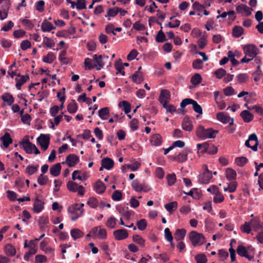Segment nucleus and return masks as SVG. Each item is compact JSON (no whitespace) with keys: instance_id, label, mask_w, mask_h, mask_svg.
Here are the masks:
<instances>
[{"instance_id":"bf43d9fd","label":"nucleus","mask_w":263,"mask_h":263,"mask_svg":"<svg viewBox=\"0 0 263 263\" xmlns=\"http://www.w3.org/2000/svg\"><path fill=\"white\" fill-rule=\"evenodd\" d=\"M48 178L47 176L41 174L37 178V182L41 185H44L47 183Z\"/></svg>"},{"instance_id":"f257e3e1","label":"nucleus","mask_w":263,"mask_h":263,"mask_svg":"<svg viewBox=\"0 0 263 263\" xmlns=\"http://www.w3.org/2000/svg\"><path fill=\"white\" fill-rule=\"evenodd\" d=\"M218 133L217 130H214L211 128H204L202 126H198L196 130L197 136L202 140L208 138H214Z\"/></svg>"},{"instance_id":"473e14b6","label":"nucleus","mask_w":263,"mask_h":263,"mask_svg":"<svg viewBox=\"0 0 263 263\" xmlns=\"http://www.w3.org/2000/svg\"><path fill=\"white\" fill-rule=\"evenodd\" d=\"M99 117L102 120L107 119L106 116L109 115V111L108 107H104L100 109L98 111Z\"/></svg>"},{"instance_id":"f704fd0d","label":"nucleus","mask_w":263,"mask_h":263,"mask_svg":"<svg viewBox=\"0 0 263 263\" xmlns=\"http://www.w3.org/2000/svg\"><path fill=\"white\" fill-rule=\"evenodd\" d=\"M186 234V230L184 229H178L175 232V237L176 239L179 240L183 239Z\"/></svg>"},{"instance_id":"9d476101","label":"nucleus","mask_w":263,"mask_h":263,"mask_svg":"<svg viewBox=\"0 0 263 263\" xmlns=\"http://www.w3.org/2000/svg\"><path fill=\"white\" fill-rule=\"evenodd\" d=\"M44 209V202L39 199L38 197L34 200L33 206L32 209L34 213H39Z\"/></svg>"},{"instance_id":"c9c22d12","label":"nucleus","mask_w":263,"mask_h":263,"mask_svg":"<svg viewBox=\"0 0 263 263\" xmlns=\"http://www.w3.org/2000/svg\"><path fill=\"white\" fill-rule=\"evenodd\" d=\"M55 59V56L54 54L52 52H50L46 56L44 57L43 61L45 63L51 64Z\"/></svg>"},{"instance_id":"1a4fd4ad","label":"nucleus","mask_w":263,"mask_h":263,"mask_svg":"<svg viewBox=\"0 0 263 263\" xmlns=\"http://www.w3.org/2000/svg\"><path fill=\"white\" fill-rule=\"evenodd\" d=\"M217 119L218 120L223 124L229 123L230 125H232L234 123L233 118H230L228 115L225 114L223 112H220L217 114Z\"/></svg>"},{"instance_id":"e2e57ef3","label":"nucleus","mask_w":263,"mask_h":263,"mask_svg":"<svg viewBox=\"0 0 263 263\" xmlns=\"http://www.w3.org/2000/svg\"><path fill=\"white\" fill-rule=\"evenodd\" d=\"M224 200L223 196L218 191L216 193V195L213 198V201L215 203H218L222 202Z\"/></svg>"},{"instance_id":"4d7b16f0","label":"nucleus","mask_w":263,"mask_h":263,"mask_svg":"<svg viewBox=\"0 0 263 263\" xmlns=\"http://www.w3.org/2000/svg\"><path fill=\"white\" fill-rule=\"evenodd\" d=\"M166 179L167 180V183L168 185L172 186L174 184L176 177L175 174H168L166 176Z\"/></svg>"},{"instance_id":"393cba45","label":"nucleus","mask_w":263,"mask_h":263,"mask_svg":"<svg viewBox=\"0 0 263 263\" xmlns=\"http://www.w3.org/2000/svg\"><path fill=\"white\" fill-rule=\"evenodd\" d=\"M151 142L152 145L159 146L162 143V137L159 134H154L152 136Z\"/></svg>"},{"instance_id":"4be33fe9","label":"nucleus","mask_w":263,"mask_h":263,"mask_svg":"<svg viewBox=\"0 0 263 263\" xmlns=\"http://www.w3.org/2000/svg\"><path fill=\"white\" fill-rule=\"evenodd\" d=\"M106 187L105 184L100 180L96 182L94 185V190L98 194H102L105 191Z\"/></svg>"},{"instance_id":"f8f14e48","label":"nucleus","mask_w":263,"mask_h":263,"mask_svg":"<svg viewBox=\"0 0 263 263\" xmlns=\"http://www.w3.org/2000/svg\"><path fill=\"white\" fill-rule=\"evenodd\" d=\"M113 234L116 239L119 240L125 239L128 236L127 231L125 229L115 231Z\"/></svg>"},{"instance_id":"0eeeda50","label":"nucleus","mask_w":263,"mask_h":263,"mask_svg":"<svg viewBox=\"0 0 263 263\" xmlns=\"http://www.w3.org/2000/svg\"><path fill=\"white\" fill-rule=\"evenodd\" d=\"M84 203H75L69 206L68 209V212L69 213L77 215L78 216H82L84 212L83 206Z\"/></svg>"},{"instance_id":"5fc2aeb1","label":"nucleus","mask_w":263,"mask_h":263,"mask_svg":"<svg viewBox=\"0 0 263 263\" xmlns=\"http://www.w3.org/2000/svg\"><path fill=\"white\" fill-rule=\"evenodd\" d=\"M116 224V219L114 217H110L106 222V226L110 229H113Z\"/></svg>"},{"instance_id":"6e6552de","label":"nucleus","mask_w":263,"mask_h":263,"mask_svg":"<svg viewBox=\"0 0 263 263\" xmlns=\"http://www.w3.org/2000/svg\"><path fill=\"white\" fill-rule=\"evenodd\" d=\"M79 161V158L75 154H69L66 158L65 162H62V164L66 163L69 167L74 166Z\"/></svg>"},{"instance_id":"72a5a7b5","label":"nucleus","mask_w":263,"mask_h":263,"mask_svg":"<svg viewBox=\"0 0 263 263\" xmlns=\"http://www.w3.org/2000/svg\"><path fill=\"white\" fill-rule=\"evenodd\" d=\"M117 210L119 212V213L124 216L126 219H129L131 216V212L128 211L127 210H125V209L122 207L121 206H117Z\"/></svg>"},{"instance_id":"c85d7f7f","label":"nucleus","mask_w":263,"mask_h":263,"mask_svg":"<svg viewBox=\"0 0 263 263\" xmlns=\"http://www.w3.org/2000/svg\"><path fill=\"white\" fill-rule=\"evenodd\" d=\"M70 235L74 240L80 238L83 235V233L78 229H73L70 231Z\"/></svg>"},{"instance_id":"ddd939ff","label":"nucleus","mask_w":263,"mask_h":263,"mask_svg":"<svg viewBox=\"0 0 263 263\" xmlns=\"http://www.w3.org/2000/svg\"><path fill=\"white\" fill-rule=\"evenodd\" d=\"M182 129L187 132H191L193 128V126L192 122L189 117H185L182 123Z\"/></svg>"},{"instance_id":"774afa93","label":"nucleus","mask_w":263,"mask_h":263,"mask_svg":"<svg viewBox=\"0 0 263 263\" xmlns=\"http://www.w3.org/2000/svg\"><path fill=\"white\" fill-rule=\"evenodd\" d=\"M87 204L89 205L91 208H95L98 205V201L96 198L91 197L89 199Z\"/></svg>"},{"instance_id":"6ab92c4d","label":"nucleus","mask_w":263,"mask_h":263,"mask_svg":"<svg viewBox=\"0 0 263 263\" xmlns=\"http://www.w3.org/2000/svg\"><path fill=\"white\" fill-rule=\"evenodd\" d=\"M0 140L5 148H7L12 143V139L8 133H5L4 135L0 138Z\"/></svg>"},{"instance_id":"5701e85b","label":"nucleus","mask_w":263,"mask_h":263,"mask_svg":"<svg viewBox=\"0 0 263 263\" xmlns=\"http://www.w3.org/2000/svg\"><path fill=\"white\" fill-rule=\"evenodd\" d=\"M1 99L7 103L9 106H11L14 102V99L12 95L9 93L6 92L1 96Z\"/></svg>"},{"instance_id":"2f4dec72","label":"nucleus","mask_w":263,"mask_h":263,"mask_svg":"<svg viewBox=\"0 0 263 263\" xmlns=\"http://www.w3.org/2000/svg\"><path fill=\"white\" fill-rule=\"evenodd\" d=\"M226 175L228 180H232L235 179L236 177V173L232 168H228L226 171Z\"/></svg>"},{"instance_id":"f3484780","label":"nucleus","mask_w":263,"mask_h":263,"mask_svg":"<svg viewBox=\"0 0 263 263\" xmlns=\"http://www.w3.org/2000/svg\"><path fill=\"white\" fill-rule=\"evenodd\" d=\"M212 178V175L211 172H204L199 176V180L201 183L208 184Z\"/></svg>"},{"instance_id":"412c9836","label":"nucleus","mask_w":263,"mask_h":263,"mask_svg":"<svg viewBox=\"0 0 263 263\" xmlns=\"http://www.w3.org/2000/svg\"><path fill=\"white\" fill-rule=\"evenodd\" d=\"M188 152L186 149L182 153H179L178 155L174 156L173 159L178 162H183L187 160Z\"/></svg>"},{"instance_id":"a878e982","label":"nucleus","mask_w":263,"mask_h":263,"mask_svg":"<svg viewBox=\"0 0 263 263\" xmlns=\"http://www.w3.org/2000/svg\"><path fill=\"white\" fill-rule=\"evenodd\" d=\"M54 28H55L52 24L46 20H44L42 23L41 29L43 32H49Z\"/></svg>"},{"instance_id":"58836bf2","label":"nucleus","mask_w":263,"mask_h":263,"mask_svg":"<svg viewBox=\"0 0 263 263\" xmlns=\"http://www.w3.org/2000/svg\"><path fill=\"white\" fill-rule=\"evenodd\" d=\"M177 205L176 201H173L165 204L164 207L168 212H172L177 209Z\"/></svg>"},{"instance_id":"dca6fc26","label":"nucleus","mask_w":263,"mask_h":263,"mask_svg":"<svg viewBox=\"0 0 263 263\" xmlns=\"http://www.w3.org/2000/svg\"><path fill=\"white\" fill-rule=\"evenodd\" d=\"M61 170V165L60 163H57L50 167V173L52 176L57 177L60 175Z\"/></svg>"},{"instance_id":"9b49d317","label":"nucleus","mask_w":263,"mask_h":263,"mask_svg":"<svg viewBox=\"0 0 263 263\" xmlns=\"http://www.w3.org/2000/svg\"><path fill=\"white\" fill-rule=\"evenodd\" d=\"M18 144L22 146L26 153L32 154L33 153L34 144L30 142L28 140L20 141Z\"/></svg>"},{"instance_id":"c756f323","label":"nucleus","mask_w":263,"mask_h":263,"mask_svg":"<svg viewBox=\"0 0 263 263\" xmlns=\"http://www.w3.org/2000/svg\"><path fill=\"white\" fill-rule=\"evenodd\" d=\"M66 53H67V52H66V50H63L60 52V54L59 57V61L61 62H62L63 64H65V65H67L70 63L69 59L66 57Z\"/></svg>"},{"instance_id":"680f3d73","label":"nucleus","mask_w":263,"mask_h":263,"mask_svg":"<svg viewBox=\"0 0 263 263\" xmlns=\"http://www.w3.org/2000/svg\"><path fill=\"white\" fill-rule=\"evenodd\" d=\"M133 240L134 242L142 246H143L144 245V240L138 235H134L133 236Z\"/></svg>"},{"instance_id":"a211bd4d","label":"nucleus","mask_w":263,"mask_h":263,"mask_svg":"<svg viewBox=\"0 0 263 263\" xmlns=\"http://www.w3.org/2000/svg\"><path fill=\"white\" fill-rule=\"evenodd\" d=\"M170 92L168 90L162 89L160 92V94L159 98V101L162 104L165 102H167L166 100L170 99Z\"/></svg>"},{"instance_id":"c03bdc74","label":"nucleus","mask_w":263,"mask_h":263,"mask_svg":"<svg viewBox=\"0 0 263 263\" xmlns=\"http://www.w3.org/2000/svg\"><path fill=\"white\" fill-rule=\"evenodd\" d=\"M5 251L6 254L11 257L15 255L16 252L15 248L11 245H7L6 246Z\"/></svg>"},{"instance_id":"4c0bfd02","label":"nucleus","mask_w":263,"mask_h":263,"mask_svg":"<svg viewBox=\"0 0 263 263\" xmlns=\"http://www.w3.org/2000/svg\"><path fill=\"white\" fill-rule=\"evenodd\" d=\"M119 13L118 7H114L113 8L108 9L107 14L105 17H108V20H110V17L115 16Z\"/></svg>"},{"instance_id":"a19ab883","label":"nucleus","mask_w":263,"mask_h":263,"mask_svg":"<svg viewBox=\"0 0 263 263\" xmlns=\"http://www.w3.org/2000/svg\"><path fill=\"white\" fill-rule=\"evenodd\" d=\"M202 78L199 73L195 74L191 79V82L194 85H198L201 83Z\"/></svg>"},{"instance_id":"8fccbe9b","label":"nucleus","mask_w":263,"mask_h":263,"mask_svg":"<svg viewBox=\"0 0 263 263\" xmlns=\"http://www.w3.org/2000/svg\"><path fill=\"white\" fill-rule=\"evenodd\" d=\"M78 106L77 104L73 101L68 104L67 106V110L70 114H74L77 111Z\"/></svg>"},{"instance_id":"603ef678","label":"nucleus","mask_w":263,"mask_h":263,"mask_svg":"<svg viewBox=\"0 0 263 263\" xmlns=\"http://www.w3.org/2000/svg\"><path fill=\"white\" fill-rule=\"evenodd\" d=\"M138 229L140 231L145 230L147 227V222L145 219H142L137 221Z\"/></svg>"},{"instance_id":"f03ea898","label":"nucleus","mask_w":263,"mask_h":263,"mask_svg":"<svg viewBox=\"0 0 263 263\" xmlns=\"http://www.w3.org/2000/svg\"><path fill=\"white\" fill-rule=\"evenodd\" d=\"M192 104L193 105V108L194 110L199 114V115L202 114V109L201 106L198 104V103L190 98H186L183 99L181 102L180 103V107L181 108L185 107L186 105Z\"/></svg>"},{"instance_id":"0e129e2a","label":"nucleus","mask_w":263,"mask_h":263,"mask_svg":"<svg viewBox=\"0 0 263 263\" xmlns=\"http://www.w3.org/2000/svg\"><path fill=\"white\" fill-rule=\"evenodd\" d=\"M122 197V193L118 191H115L111 195V198L114 201H120L121 200Z\"/></svg>"},{"instance_id":"4468645a","label":"nucleus","mask_w":263,"mask_h":263,"mask_svg":"<svg viewBox=\"0 0 263 263\" xmlns=\"http://www.w3.org/2000/svg\"><path fill=\"white\" fill-rule=\"evenodd\" d=\"M236 10L238 13H241V12L245 11L246 12V15L247 16H250L251 14V12L253 11V9L248 7L247 5L241 4L238 5L236 7Z\"/></svg>"},{"instance_id":"39448f33","label":"nucleus","mask_w":263,"mask_h":263,"mask_svg":"<svg viewBox=\"0 0 263 263\" xmlns=\"http://www.w3.org/2000/svg\"><path fill=\"white\" fill-rule=\"evenodd\" d=\"M243 50L246 57H248L253 59L258 54V49L254 44H248L243 46Z\"/></svg>"},{"instance_id":"6e6d98bb","label":"nucleus","mask_w":263,"mask_h":263,"mask_svg":"<svg viewBox=\"0 0 263 263\" xmlns=\"http://www.w3.org/2000/svg\"><path fill=\"white\" fill-rule=\"evenodd\" d=\"M38 222L41 228L44 227L45 225L49 222L48 217L46 216L40 217L38 220Z\"/></svg>"},{"instance_id":"864d4df0","label":"nucleus","mask_w":263,"mask_h":263,"mask_svg":"<svg viewBox=\"0 0 263 263\" xmlns=\"http://www.w3.org/2000/svg\"><path fill=\"white\" fill-rule=\"evenodd\" d=\"M163 107L166 109L167 112L174 113L176 111V107L172 104H167V102L162 104Z\"/></svg>"},{"instance_id":"423d86ee","label":"nucleus","mask_w":263,"mask_h":263,"mask_svg":"<svg viewBox=\"0 0 263 263\" xmlns=\"http://www.w3.org/2000/svg\"><path fill=\"white\" fill-rule=\"evenodd\" d=\"M39 143L43 151H46L48 148L50 143V135L41 134L36 139Z\"/></svg>"},{"instance_id":"3c124183","label":"nucleus","mask_w":263,"mask_h":263,"mask_svg":"<svg viewBox=\"0 0 263 263\" xmlns=\"http://www.w3.org/2000/svg\"><path fill=\"white\" fill-rule=\"evenodd\" d=\"M192 66L194 69H201L203 67V61L199 59H196L193 61Z\"/></svg>"},{"instance_id":"e433bc0d","label":"nucleus","mask_w":263,"mask_h":263,"mask_svg":"<svg viewBox=\"0 0 263 263\" xmlns=\"http://www.w3.org/2000/svg\"><path fill=\"white\" fill-rule=\"evenodd\" d=\"M39 165L35 166L28 165L26 167L25 170V173L29 176H31L34 174L38 170Z\"/></svg>"},{"instance_id":"69168bd1","label":"nucleus","mask_w":263,"mask_h":263,"mask_svg":"<svg viewBox=\"0 0 263 263\" xmlns=\"http://www.w3.org/2000/svg\"><path fill=\"white\" fill-rule=\"evenodd\" d=\"M100 229L98 230L97 236L98 238L102 239H106L107 236L106 231L105 229H102L99 228Z\"/></svg>"},{"instance_id":"2eb2a0df","label":"nucleus","mask_w":263,"mask_h":263,"mask_svg":"<svg viewBox=\"0 0 263 263\" xmlns=\"http://www.w3.org/2000/svg\"><path fill=\"white\" fill-rule=\"evenodd\" d=\"M114 162L109 158H104L101 160V165L104 167V168L110 170L114 166Z\"/></svg>"},{"instance_id":"13d9d810","label":"nucleus","mask_w":263,"mask_h":263,"mask_svg":"<svg viewBox=\"0 0 263 263\" xmlns=\"http://www.w3.org/2000/svg\"><path fill=\"white\" fill-rule=\"evenodd\" d=\"M218 255L220 261H223L229 256L228 252L224 250H219Z\"/></svg>"},{"instance_id":"7c9ffc66","label":"nucleus","mask_w":263,"mask_h":263,"mask_svg":"<svg viewBox=\"0 0 263 263\" xmlns=\"http://www.w3.org/2000/svg\"><path fill=\"white\" fill-rule=\"evenodd\" d=\"M243 33V29L241 26H236L233 29L232 35L234 37H239Z\"/></svg>"},{"instance_id":"49530a36","label":"nucleus","mask_w":263,"mask_h":263,"mask_svg":"<svg viewBox=\"0 0 263 263\" xmlns=\"http://www.w3.org/2000/svg\"><path fill=\"white\" fill-rule=\"evenodd\" d=\"M167 40L164 33L163 32L162 30H160L158 31L156 37V41L158 43H162Z\"/></svg>"},{"instance_id":"052dcab7","label":"nucleus","mask_w":263,"mask_h":263,"mask_svg":"<svg viewBox=\"0 0 263 263\" xmlns=\"http://www.w3.org/2000/svg\"><path fill=\"white\" fill-rule=\"evenodd\" d=\"M43 43L48 47L52 48L54 46V42L52 39L47 37H44L43 39Z\"/></svg>"},{"instance_id":"b1692460","label":"nucleus","mask_w":263,"mask_h":263,"mask_svg":"<svg viewBox=\"0 0 263 263\" xmlns=\"http://www.w3.org/2000/svg\"><path fill=\"white\" fill-rule=\"evenodd\" d=\"M29 79V75H26V76H22L21 78H15L16 84L15 87L18 90H20L21 89V86L23 85L27 80Z\"/></svg>"},{"instance_id":"7ed1b4c3","label":"nucleus","mask_w":263,"mask_h":263,"mask_svg":"<svg viewBox=\"0 0 263 263\" xmlns=\"http://www.w3.org/2000/svg\"><path fill=\"white\" fill-rule=\"evenodd\" d=\"M190 239L194 246H201L206 240L204 235L196 231H192L190 234Z\"/></svg>"},{"instance_id":"79ce46f5","label":"nucleus","mask_w":263,"mask_h":263,"mask_svg":"<svg viewBox=\"0 0 263 263\" xmlns=\"http://www.w3.org/2000/svg\"><path fill=\"white\" fill-rule=\"evenodd\" d=\"M132 186L133 189L137 192H140L143 190L142 187V184H140L137 179H135L133 181L132 183Z\"/></svg>"},{"instance_id":"cd10ccee","label":"nucleus","mask_w":263,"mask_h":263,"mask_svg":"<svg viewBox=\"0 0 263 263\" xmlns=\"http://www.w3.org/2000/svg\"><path fill=\"white\" fill-rule=\"evenodd\" d=\"M119 106L122 107L125 114H127L131 111L130 104L126 101H123L119 103Z\"/></svg>"},{"instance_id":"aec40b11","label":"nucleus","mask_w":263,"mask_h":263,"mask_svg":"<svg viewBox=\"0 0 263 263\" xmlns=\"http://www.w3.org/2000/svg\"><path fill=\"white\" fill-rule=\"evenodd\" d=\"M240 115L243 121L246 123H249L253 119V115L247 110L242 111Z\"/></svg>"},{"instance_id":"de8ad7c7","label":"nucleus","mask_w":263,"mask_h":263,"mask_svg":"<svg viewBox=\"0 0 263 263\" xmlns=\"http://www.w3.org/2000/svg\"><path fill=\"white\" fill-rule=\"evenodd\" d=\"M248 160L245 157H237L235 159V163L238 166L242 167L247 163Z\"/></svg>"},{"instance_id":"37998d69","label":"nucleus","mask_w":263,"mask_h":263,"mask_svg":"<svg viewBox=\"0 0 263 263\" xmlns=\"http://www.w3.org/2000/svg\"><path fill=\"white\" fill-rule=\"evenodd\" d=\"M133 81L135 83H140L143 79L140 72L136 71L131 77Z\"/></svg>"},{"instance_id":"bb28decb","label":"nucleus","mask_w":263,"mask_h":263,"mask_svg":"<svg viewBox=\"0 0 263 263\" xmlns=\"http://www.w3.org/2000/svg\"><path fill=\"white\" fill-rule=\"evenodd\" d=\"M218 151L217 147L213 145L210 144L208 142V146H206L205 150H202V153H207L209 154L214 155L217 153Z\"/></svg>"},{"instance_id":"20e7f679","label":"nucleus","mask_w":263,"mask_h":263,"mask_svg":"<svg viewBox=\"0 0 263 263\" xmlns=\"http://www.w3.org/2000/svg\"><path fill=\"white\" fill-rule=\"evenodd\" d=\"M254 249L251 247H249L247 249L242 245H239L237 247L236 251L237 254L241 257H245L249 261H251L253 258V255L251 254V251Z\"/></svg>"},{"instance_id":"09e8293b","label":"nucleus","mask_w":263,"mask_h":263,"mask_svg":"<svg viewBox=\"0 0 263 263\" xmlns=\"http://www.w3.org/2000/svg\"><path fill=\"white\" fill-rule=\"evenodd\" d=\"M79 185L74 182L69 181L67 183V187L70 192H76Z\"/></svg>"},{"instance_id":"a18cd8bd","label":"nucleus","mask_w":263,"mask_h":263,"mask_svg":"<svg viewBox=\"0 0 263 263\" xmlns=\"http://www.w3.org/2000/svg\"><path fill=\"white\" fill-rule=\"evenodd\" d=\"M115 67L118 72L121 73L123 76H125V73L124 71L123 63L121 62V60L115 63Z\"/></svg>"},{"instance_id":"ea45409f","label":"nucleus","mask_w":263,"mask_h":263,"mask_svg":"<svg viewBox=\"0 0 263 263\" xmlns=\"http://www.w3.org/2000/svg\"><path fill=\"white\" fill-rule=\"evenodd\" d=\"M195 259L196 263H206L208 261L206 256L203 253L196 255Z\"/></svg>"},{"instance_id":"338daca9","label":"nucleus","mask_w":263,"mask_h":263,"mask_svg":"<svg viewBox=\"0 0 263 263\" xmlns=\"http://www.w3.org/2000/svg\"><path fill=\"white\" fill-rule=\"evenodd\" d=\"M214 73L217 79H220L226 74V71L224 69L220 68L216 70Z\"/></svg>"}]
</instances>
